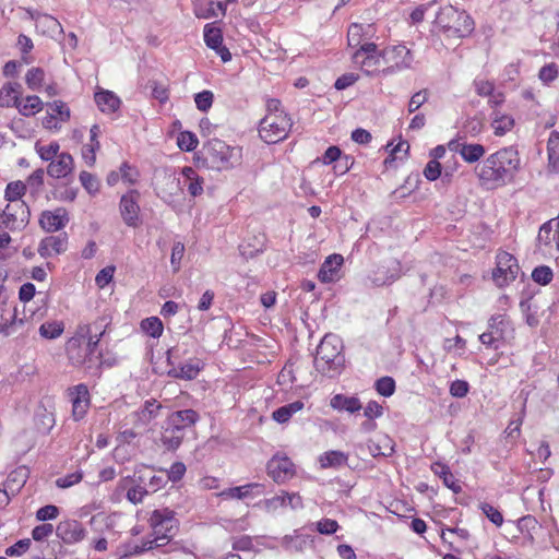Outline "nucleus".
Listing matches in <instances>:
<instances>
[{
    "instance_id": "obj_1",
    "label": "nucleus",
    "mask_w": 559,
    "mask_h": 559,
    "mask_svg": "<svg viewBox=\"0 0 559 559\" xmlns=\"http://www.w3.org/2000/svg\"><path fill=\"white\" fill-rule=\"evenodd\" d=\"M520 168L519 150L510 145L487 156L475 167V175L483 188L493 190L512 182Z\"/></svg>"
},
{
    "instance_id": "obj_2",
    "label": "nucleus",
    "mask_w": 559,
    "mask_h": 559,
    "mask_svg": "<svg viewBox=\"0 0 559 559\" xmlns=\"http://www.w3.org/2000/svg\"><path fill=\"white\" fill-rule=\"evenodd\" d=\"M152 534L134 547L133 552L141 554L155 548L166 546L177 531L178 521L175 512L167 508L154 510L148 519Z\"/></svg>"
},
{
    "instance_id": "obj_3",
    "label": "nucleus",
    "mask_w": 559,
    "mask_h": 559,
    "mask_svg": "<svg viewBox=\"0 0 559 559\" xmlns=\"http://www.w3.org/2000/svg\"><path fill=\"white\" fill-rule=\"evenodd\" d=\"M343 343L335 334H326L317 347L314 367L320 373L335 378L343 371L345 358Z\"/></svg>"
},
{
    "instance_id": "obj_4",
    "label": "nucleus",
    "mask_w": 559,
    "mask_h": 559,
    "mask_svg": "<svg viewBox=\"0 0 559 559\" xmlns=\"http://www.w3.org/2000/svg\"><path fill=\"white\" fill-rule=\"evenodd\" d=\"M435 26L448 38H465L473 33L475 23L466 11L449 4L438 11Z\"/></svg>"
},
{
    "instance_id": "obj_5",
    "label": "nucleus",
    "mask_w": 559,
    "mask_h": 559,
    "mask_svg": "<svg viewBox=\"0 0 559 559\" xmlns=\"http://www.w3.org/2000/svg\"><path fill=\"white\" fill-rule=\"evenodd\" d=\"M203 160L205 165L215 170H227L239 164L241 148L230 146L219 139H212L203 146Z\"/></svg>"
},
{
    "instance_id": "obj_6",
    "label": "nucleus",
    "mask_w": 559,
    "mask_h": 559,
    "mask_svg": "<svg viewBox=\"0 0 559 559\" xmlns=\"http://www.w3.org/2000/svg\"><path fill=\"white\" fill-rule=\"evenodd\" d=\"M292 128V120L285 112L267 114L260 122V138L267 144L285 140Z\"/></svg>"
},
{
    "instance_id": "obj_7",
    "label": "nucleus",
    "mask_w": 559,
    "mask_h": 559,
    "mask_svg": "<svg viewBox=\"0 0 559 559\" xmlns=\"http://www.w3.org/2000/svg\"><path fill=\"white\" fill-rule=\"evenodd\" d=\"M383 63L388 64L382 70L383 74L391 75L396 72L411 69L414 62V55L405 45H392L382 50Z\"/></svg>"
},
{
    "instance_id": "obj_8",
    "label": "nucleus",
    "mask_w": 559,
    "mask_h": 559,
    "mask_svg": "<svg viewBox=\"0 0 559 559\" xmlns=\"http://www.w3.org/2000/svg\"><path fill=\"white\" fill-rule=\"evenodd\" d=\"M90 334V325H80L73 337L67 343V355L73 366H83L92 369L97 365V359L84 352L83 343Z\"/></svg>"
},
{
    "instance_id": "obj_9",
    "label": "nucleus",
    "mask_w": 559,
    "mask_h": 559,
    "mask_svg": "<svg viewBox=\"0 0 559 559\" xmlns=\"http://www.w3.org/2000/svg\"><path fill=\"white\" fill-rule=\"evenodd\" d=\"M559 218H551L544 223L538 231L536 247L545 258L559 255Z\"/></svg>"
},
{
    "instance_id": "obj_10",
    "label": "nucleus",
    "mask_w": 559,
    "mask_h": 559,
    "mask_svg": "<svg viewBox=\"0 0 559 559\" xmlns=\"http://www.w3.org/2000/svg\"><path fill=\"white\" fill-rule=\"evenodd\" d=\"M29 219V209L25 202L8 203L4 210L0 211V228L11 231L23 229Z\"/></svg>"
},
{
    "instance_id": "obj_11",
    "label": "nucleus",
    "mask_w": 559,
    "mask_h": 559,
    "mask_svg": "<svg viewBox=\"0 0 559 559\" xmlns=\"http://www.w3.org/2000/svg\"><path fill=\"white\" fill-rule=\"evenodd\" d=\"M139 201L140 192L135 189H130L120 198V216L128 227L138 228L142 224L141 207Z\"/></svg>"
},
{
    "instance_id": "obj_12",
    "label": "nucleus",
    "mask_w": 559,
    "mask_h": 559,
    "mask_svg": "<svg viewBox=\"0 0 559 559\" xmlns=\"http://www.w3.org/2000/svg\"><path fill=\"white\" fill-rule=\"evenodd\" d=\"M519 271L520 266L512 254L508 252L498 253L497 266L492 272V277L499 286H504L510 282H513L516 278Z\"/></svg>"
},
{
    "instance_id": "obj_13",
    "label": "nucleus",
    "mask_w": 559,
    "mask_h": 559,
    "mask_svg": "<svg viewBox=\"0 0 559 559\" xmlns=\"http://www.w3.org/2000/svg\"><path fill=\"white\" fill-rule=\"evenodd\" d=\"M267 475L277 484H284L295 475L294 463L285 455L275 454L266 465Z\"/></svg>"
},
{
    "instance_id": "obj_14",
    "label": "nucleus",
    "mask_w": 559,
    "mask_h": 559,
    "mask_svg": "<svg viewBox=\"0 0 559 559\" xmlns=\"http://www.w3.org/2000/svg\"><path fill=\"white\" fill-rule=\"evenodd\" d=\"M401 276V264L397 260H390L371 272L368 280L373 286L390 285Z\"/></svg>"
},
{
    "instance_id": "obj_15",
    "label": "nucleus",
    "mask_w": 559,
    "mask_h": 559,
    "mask_svg": "<svg viewBox=\"0 0 559 559\" xmlns=\"http://www.w3.org/2000/svg\"><path fill=\"white\" fill-rule=\"evenodd\" d=\"M56 535L64 544L73 545L85 538L86 531L81 522L73 519H67L58 523Z\"/></svg>"
},
{
    "instance_id": "obj_16",
    "label": "nucleus",
    "mask_w": 559,
    "mask_h": 559,
    "mask_svg": "<svg viewBox=\"0 0 559 559\" xmlns=\"http://www.w3.org/2000/svg\"><path fill=\"white\" fill-rule=\"evenodd\" d=\"M448 147L451 152L460 154L463 160L468 164L478 162L486 153L484 145L479 143H467L460 139L451 140L448 143Z\"/></svg>"
},
{
    "instance_id": "obj_17",
    "label": "nucleus",
    "mask_w": 559,
    "mask_h": 559,
    "mask_svg": "<svg viewBox=\"0 0 559 559\" xmlns=\"http://www.w3.org/2000/svg\"><path fill=\"white\" fill-rule=\"evenodd\" d=\"M167 374L175 379L194 380L203 368V365L198 358H190L186 362H176L168 365Z\"/></svg>"
},
{
    "instance_id": "obj_18",
    "label": "nucleus",
    "mask_w": 559,
    "mask_h": 559,
    "mask_svg": "<svg viewBox=\"0 0 559 559\" xmlns=\"http://www.w3.org/2000/svg\"><path fill=\"white\" fill-rule=\"evenodd\" d=\"M74 420L82 419L90 407V393L85 384H78L69 390Z\"/></svg>"
},
{
    "instance_id": "obj_19",
    "label": "nucleus",
    "mask_w": 559,
    "mask_h": 559,
    "mask_svg": "<svg viewBox=\"0 0 559 559\" xmlns=\"http://www.w3.org/2000/svg\"><path fill=\"white\" fill-rule=\"evenodd\" d=\"M204 41L206 46L216 51L223 62H227L231 59V53L223 45L222 31L213 24H206L204 26Z\"/></svg>"
},
{
    "instance_id": "obj_20",
    "label": "nucleus",
    "mask_w": 559,
    "mask_h": 559,
    "mask_svg": "<svg viewBox=\"0 0 559 559\" xmlns=\"http://www.w3.org/2000/svg\"><path fill=\"white\" fill-rule=\"evenodd\" d=\"M234 0L223 1H205V0H193L194 13L200 19H213L219 15H225L226 5Z\"/></svg>"
},
{
    "instance_id": "obj_21",
    "label": "nucleus",
    "mask_w": 559,
    "mask_h": 559,
    "mask_svg": "<svg viewBox=\"0 0 559 559\" xmlns=\"http://www.w3.org/2000/svg\"><path fill=\"white\" fill-rule=\"evenodd\" d=\"M68 222V213L63 207H58L55 211H45L39 218L43 229L49 233L62 229Z\"/></svg>"
},
{
    "instance_id": "obj_22",
    "label": "nucleus",
    "mask_w": 559,
    "mask_h": 559,
    "mask_svg": "<svg viewBox=\"0 0 559 559\" xmlns=\"http://www.w3.org/2000/svg\"><path fill=\"white\" fill-rule=\"evenodd\" d=\"M68 247V237L66 234L48 236L41 239L38 246V253L43 258H50L63 253Z\"/></svg>"
},
{
    "instance_id": "obj_23",
    "label": "nucleus",
    "mask_w": 559,
    "mask_h": 559,
    "mask_svg": "<svg viewBox=\"0 0 559 559\" xmlns=\"http://www.w3.org/2000/svg\"><path fill=\"white\" fill-rule=\"evenodd\" d=\"M343 262L344 259L341 254L334 253L329 255L318 272V278L322 283H332L336 281L338 278V272L343 265Z\"/></svg>"
},
{
    "instance_id": "obj_24",
    "label": "nucleus",
    "mask_w": 559,
    "mask_h": 559,
    "mask_svg": "<svg viewBox=\"0 0 559 559\" xmlns=\"http://www.w3.org/2000/svg\"><path fill=\"white\" fill-rule=\"evenodd\" d=\"M72 170L73 158L69 153H60L47 167V174L57 179L66 178Z\"/></svg>"
},
{
    "instance_id": "obj_25",
    "label": "nucleus",
    "mask_w": 559,
    "mask_h": 559,
    "mask_svg": "<svg viewBox=\"0 0 559 559\" xmlns=\"http://www.w3.org/2000/svg\"><path fill=\"white\" fill-rule=\"evenodd\" d=\"M264 486L258 483H251L243 486L231 487L219 492V497L224 499H238L242 500L253 495L263 493Z\"/></svg>"
},
{
    "instance_id": "obj_26",
    "label": "nucleus",
    "mask_w": 559,
    "mask_h": 559,
    "mask_svg": "<svg viewBox=\"0 0 559 559\" xmlns=\"http://www.w3.org/2000/svg\"><path fill=\"white\" fill-rule=\"evenodd\" d=\"M169 425H175L186 433V429L193 427L200 419L194 409H182L173 412L168 417Z\"/></svg>"
},
{
    "instance_id": "obj_27",
    "label": "nucleus",
    "mask_w": 559,
    "mask_h": 559,
    "mask_svg": "<svg viewBox=\"0 0 559 559\" xmlns=\"http://www.w3.org/2000/svg\"><path fill=\"white\" fill-rule=\"evenodd\" d=\"M181 185H183L191 197H199L203 193L204 179L198 175L192 167H183Z\"/></svg>"
},
{
    "instance_id": "obj_28",
    "label": "nucleus",
    "mask_w": 559,
    "mask_h": 559,
    "mask_svg": "<svg viewBox=\"0 0 559 559\" xmlns=\"http://www.w3.org/2000/svg\"><path fill=\"white\" fill-rule=\"evenodd\" d=\"M160 408L162 405L156 400H147L141 409L130 415L131 420L133 424L141 423L142 425H146L158 416Z\"/></svg>"
},
{
    "instance_id": "obj_29",
    "label": "nucleus",
    "mask_w": 559,
    "mask_h": 559,
    "mask_svg": "<svg viewBox=\"0 0 559 559\" xmlns=\"http://www.w3.org/2000/svg\"><path fill=\"white\" fill-rule=\"evenodd\" d=\"M353 61L355 64L359 66L366 74L370 75L373 74L382 64V51L377 55L367 56H364L362 51H355L353 55Z\"/></svg>"
},
{
    "instance_id": "obj_30",
    "label": "nucleus",
    "mask_w": 559,
    "mask_h": 559,
    "mask_svg": "<svg viewBox=\"0 0 559 559\" xmlns=\"http://www.w3.org/2000/svg\"><path fill=\"white\" fill-rule=\"evenodd\" d=\"M330 406L338 412H347L354 414L362 408L361 402L356 396H347L344 394H335L330 401Z\"/></svg>"
},
{
    "instance_id": "obj_31",
    "label": "nucleus",
    "mask_w": 559,
    "mask_h": 559,
    "mask_svg": "<svg viewBox=\"0 0 559 559\" xmlns=\"http://www.w3.org/2000/svg\"><path fill=\"white\" fill-rule=\"evenodd\" d=\"M185 432L180 430V428L175 425H169L168 419L166 420V426L162 431L160 441L162 444L170 451L178 449L183 440Z\"/></svg>"
},
{
    "instance_id": "obj_32",
    "label": "nucleus",
    "mask_w": 559,
    "mask_h": 559,
    "mask_svg": "<svg viewBox=\"0 0 559 559\" xmlns=\"http://www.w3.org/2000/svg\"><path fill=\"white\" fill-rule=\"evenodd\" d=\"M181 190V180L175 175H165L162 185L158 187L157 195L165 202L170 203L175 195Z\"/></svg>"
},
{
    "instance_id": "obj_33",
    "label": "nucleus",
    "mask_w": 559,
    "mask_h": 559,
    "mask_svg": "<svg viewBox=\"0 0 559 559\" xmlns=\"http://www.w3.org/2000/svg\"><path fill=\"white\" fill-rule=\"evenodd\" d=\"M514 118L511 115L504 114L498 109H495L491 114V128L493 134L497 136H503L514 127Z\"/></svg>"
},
{
    "instance_id": "obj_34",
    "label": "nucleus",
    "mask_w": 559,
    "mask_h": 559,
    "mask_svg": "<svg viewBox=\"0 0 559 559\" xmlns=\"http://www.w3.org/2000/svg\"><path fill=\"white\" fill-rule=\"evenodd\" d=\"M94 98L99 110L104 114H112L121 105L120 98L111 91L96 92Z\"/></svg>"
},
{
    "instance_id": "obj_35",
    "label": "nucleus",
    "mask_w": 559,
    "mask_h": 559,
    "mask_svg": "<svg viewBox=\"0 0 559 559\" xmlns=\"http://www.w3.org/2000/svg\"><path fill=\"white\" fill-rule=\"evenodd\" d=\"M20 83H7L0 90V107H16L21 95Z\"/></svg>"
},
{
    "instance_id": "obj_36",
    "label": "nucleus",
    "mask_w": 559,
    "mask_h": 559,
    "mask_svg": "<svg viewBox=\"0 0 559 559\" xmlns=\"http://www.w3.org/2000/svg\"><path fill=\"white\" fill-rule=\"evenodd\" d=\"M431 471L435 475L443 480V484L452 489L454 492L461 491V486L457 484L454 475L451 473L450 467L441 462H435L431 464Z\"/></svg>"
},
{
    "instance_id": "obj_37",
    "label": "nucleus",
    "mask_w": 559,
    "mask_h": 559,
    "mask_svg": "<svg viewBox=\"0 0 559 559\" xmlns=\"http://www.w3.org/2000/svg\"><path fill=\"white\" fill-rule=\"evenodd\" d=\"M348 455L342 451H326L319 456L322 468H338L347 464Z\"/></svg>"
},
{
    "instance_id": "obj_38",
    "label": "nucleus",
    "mask_w": 559,
    "mask_h": 559,
    "mask_svg": "<svg viewBox=\"0 0 559 559\" xmlns=\"http://www.w3.org/2000/svg\"><path fill=\"white\" fill-rule=\"evenodd\" d=\"M304 406V402L295 401L275 409L272 413V418L278 424H285L293 417L294 414L300 412Z\"/></svg>"
},
{
    "instance_id": "obj_39",
    "label": "nucleus",
    "mask_w": 559,
    "mask_h": 559,
    "mask_svg": "<svg viewBox=\"0 0 559 559\" xmlns=\"http://www.w3.org/2000/svg\"><path fill=\"white\" fill-rule=\"evenodd\" d=\"M16 108L22 116L31 117L43 110L44 103L38 96L31 95L20 100Z\"/></svg>"
},
{
    "instance_id": "obj_40",
    "label": "nucleus",
    "mask_w": 559,
    "mask_h": 559,
    "mask_svg": "<svg viewBox=\"0 0 559 559\" xmlns=\"http://www.w3.org/2000/svg\"><path fill=\"white\" fill-rule=\"evenodd\" d=\"M510 322L504 314H495L488 320V330L501 342L506 338Z\"/></svg>"
},
{
    "instance_id": "obj_41",
    "label": "nucleus",
    "mask_w": 559,
    "mask_h": 559,
    "mask_svg": "<svg viewBox=\"0 0 559 559\" xmlns=\"http://www.w3.org/2000/svg\"><path fill=\"white\" fill-rule=\"evenodd\" d=\"M549 166L559 171V132L552 131L547 143Z\"/></svg>"
},
{
    "instance_id": "obj_42",
    "label": "nucleus",
    "mask_w": 559,
    "mask_h": 559,
    "mask_svg": "<svg viewBox=\"0 0 559 559\" xmlns=\"http://www.w3.org/2000/svg\"><path fill=\"white\" fill-rule=\"evenodd\" d=\"M26 12L32 20H35L38 24L46 26L49 33H62L61 24L55 17L47 14H39L32 10H27Z\"/></svg>"
},
{
    "instance_id": "obj_43",
    "label": "nucleus",
    "mask_w": 559,
    "mask_h": 559,
    "mask_svg": "<svg viewBox=\"0 0 559 559\" xmlns=\"http://www.w3.org/2000/svg\"><path fill=\"white\" fill-rule=\"evenodd\" d=\"M141 330L153 338L162 336L164 331L163 322L157 317H150L141 321Z\"/></svg>"
},
{
    "instance_id": "obj_44",
    "label": "nucleus",
    "mask_w": 559,
    "mask_h": 559,
    "mask_svg": "<svg viewBox=\"0 0 559 559\" xmlns=\"http://www.w3.org/2000/svg\"><path fill=\"white\" fill-rule=\"evenodd\" d=\"M25 191L26 185L23 181L9 182L4 191V199L9 203L23 202L21 198L25 194Z\"/></svg>"
},
{
    "instance_id": "obj_45",
    "label": "nucleus",
    "mask_w": 559,
    "mask_h": 559,
    "mask_svg": "<svg viewBox=\"0 0 559 559\" xmlns=\"http://www.w3.org/2000/svg\"><path fill=\"white\" fill-rule=\"evenodd\" d=\"M64 330V324L61 321L45 322L39 326V334L46 340H55L59 337Z\"/></svg>"
},
{
    "instance_id": "obj_46",
    "label": "nucleus",
    "mask_w": 559,
    "mask_h": 559,
    "mask_svg": "<svg viewBox=\"0 0 559 559\" xmlns=\"http://www.w3.org/2000/svg\"><path fill=\"white\" fill-rule=\"evenodd\" d=\"M369 451L372 456H390L393 453L392 441L388 437H383L379 443L370 441L368 444Z\"/></svg>"
},
{
    "instance_id": "obj_47",
    "label": "nucleus",
    "mask_w": 559,
    "mask_h": 559,
    "mask_svg": "<svg viewBox=\"0 0 559 559\" xmlns=\"http://www.w3.org/2000/svg\"><path fill=\"white\" fill-rule=\"evenodd\" d=\"M44 80L45 71L38 67L31 68L25 75V82L32 91H38L41 87Z\"/></svg>"
},
{
    "instance_id": "obj_48",
    "label": "nucleus",
    "mask_w": 559,
    "mask_h": 559,
    "mask_svg": "<svg viewBox=\"0 0 559 559\" xmlns=\"http://www.w3.org/2000/svg\"><path fill=\"white\" fill-rule=\"evenodd\" d=\"M369 28H371V25H367V27H365L362 24L353 23L348 27V32H347L348 45L349 46H358L360 44L361 37L364 35H368L367 29H369Z\"/></svg>"
},
{
    "instance_id": "obj_49",
    "label": "nucleus",
    "mask_w": 559,
    "mask_h": 559,
    "mask_svg": "<svg viewBox=\"0 0 559 559\" xmlns=\"http://www.w3.org/2000/svg\"><path fill=\"white\" fill-rule=\"evenodd\" d=\"M198 138L194 133L189 131H182L177 138V144L182 151L191 152L198 146Z\"/></svg>"
},
{
    "instance_id": "obj_50",
    "label": "nucleus",
    "mask_w": 559,
    "mask_h": 559,
    "mask_svg": "<svg viewBox=\"0 0 559 559\" xmlns=\"http://www.w3.org/2000/svg\"><path fill=\"white\" fill-rule=\"evenodd\" d=\"M189 353L186 343L177 344L166 352L167 366L176 362H181V359Z\"/></svg>"
},
{
    "instance_id": "obj_51",
    "label": "nucleus",
    "mask_w": 559,
    "mask_h": 559,
    "mask_svg": "<svg viewBox=\"0 0 559 559\" xmlns=\"http://www.w3.org/2000/svg\"><path fill=\"white\" fill-rule=\"evenodd\" d=\"M145 483H134L133 486L128 488L127 499L133 503H141L144 497L148 493V489L144 486Z\"/></svg>"
},
{
    "instance_id": "obj_52",
    "label": "nucleus",
    "mask_w": 559,
    "mask_h": 559,
    "mask_svg": "<svg viewBox=\"0 0 559 559\" xmlns=\"http://www.w3.org/2000/svg\"><path fill=\"white\" fill-rule=\"evenodd\" d=\"M554 277L552 270L549 266L542 265L537 266L532 272V278L534 282L540 285H547Z\"/></svg>"
},
{
    "instance_id": "obj_53",
    "label": "nucleus",
    "mask_w": 559,
    "mask_h": 559,
    "mask_svg": "<svg viewBox=\"0 0 559 559\" xmlns=\"http://www.w3.org/2000/svg\"><path fill=\"white\" fill-rule=\"evenodd\" d=\"M103 334L104 332H100L98 335H92V329L90 328V334L83 343L84 352H86L88 356H92V358H96L97 364L99 362V358L95 355V353Z\"/></svg>"
},
{
    "instance_id": "obj_54",
    "label": "nucleus",
    "mask_w": 559,
    "mask_h": 559,
    "mask_svg": "<svg viewBox=\"0 0 559 559\" xmlns=\"http://www.w3.org/2000/svg\"><path fill=\"white\" fill-rule=\"evenodd\" d=\"M214 95L211 91H202L194 95L195 106L199 110L205 112L213 105Z\"/></svg>"
},
{
    "instance_id": "obj_55",
    "label": "nucleus",
    "mask_w": 559,
    "mask_h": 559,
    "mask_svg": "<svg viewBox=\"0 0 559 559\" xmlns=\"http://www.w3.org/2000/svg\"><path fill=\"white\" fill-rule=\"evenodd\" d=\"M479 509L483 511V513L489 519L490 522H492L497 526H501L503 523V516L501 512L496 509L493 506L481 502L479 504Z\"/></svg>"
},
{
    "instance_id": "obj_56",
    "label": "nucleus",
    "mask_w": 559,
    "mask_h": 559,
    "mask_svg": "<svg viewBox=\"0 0 559 559\" xmlns=\"http://www.w3.org/2000/svg\"><path fill=\"white\" fill-rule=\"evenodd\" d=\"M83 478V473L81 471H76L70 474H67L62 477L56 479V486L58 488H70L76 484H79Z\"/></svg>"
},
{
    "instance_id": "obj_57",
    "label": "nucleus",
    "mask_w": 559,
    "mask_h": 559,
    "mask_svg": "<svg viewBox=\"0 0 559 559\" xmlns=\"http://www.w3.org/2000/svg\"><path fill=\"white\" fill-rule=\"evenodd\" d=\"M139 475L145 476L144 486L146 487V489H148V491L151 490V491L155 492L158 489L163 488L167 483L166 478L163 475H156V474L147 475L146 473H141V471L139 472Z\"/></svg>"
},
{
    "instance_id": "obj_58",
    "label": "nucleus",
    "mask_w": 559,
    "mask_h": 559,
    "mask_svg": "<svg viewBox=\"0 0 559 559\" xmlns=\"http://www.w3.org/2000/svg\"><path fill=\"white\" fill-rule=\"evenodd\" d=\"M376 390L382 396L389 397L395 391V382L391 377H382L377 380Z\"/></svg>"
},
{
    "instance_id": "obj_59",
    "label": "nucleus",
    "mask_w": 559,
    "mask_h": 559,
    "mask_svg": "<svg viewBox=\"0 0 559 559\" xmlns=\"http://www.w3.org/2000/svg\"><path fill=\"white\" fill-rule=\"evenodd\" d=\"M80 181L82 186L86 189V191L91 194H94L98 192L99 190V182L97 178L87 171H82L80 174Z\"/></svg>"
},
{
    "instance_id": "obj_60",
    "label": "nucleus",
    "mask_w": 559,
    "mask_h": 559,
    "mask_svg": "<svg viewBox=\"0 0 559 559\" xmlns=\"http://www.w3.org/2000/svg\"><path fill=\"white\" fill-rule=\"evenodd\" d=\"M50 114H55V118L59 117L61 121H67L70 118V109L67 105L61 100H55L51 104H48Z\"/></svg>"
},
{
    "instance_id": "obj_61",
    "label": "nucleus",
    "mask_w": 559,
    "mask_h": 559,
    "mask_svg": "<svg viewBox=\"0 0 559 559\" xmlns=\"http://www.w3.org/2000/svg\"><path fill=\"white\" fill-rule=\"evenodd\" d=\"M115 270L116 269L114 265H108L102 269L95 277L96 285L99 288H104L106 285H108L114 278Z\"/></svg>"
},
{
    "instance_id": "obj_62",
    "label": "nucleus",
    "mask_w": 559,
    "mask_h": 559,
    "mask_svg": "<svg viewBox=\"0 0 559 559\" xmlns=\"http://www.w3.org/2000/svg\"><path fill=\"white\" fill-rule=\"evenodd\" d=\"M53 533V526L50 523L37 525L32 531V537L36 542L47 539Z\"/></svg>"
},
{
    "instance_id": "obj_63",
    "label": "nucleus",
    "mask_w": 559,
    "mask_h": 559,
    "mask_svg": "<svg viewBox=\"0 0 559 559\" xmlns=\"http://www.w3.org/2000/svg\"><path fill=\"white\" fill-rule=\"evenodd\" d=\"M428 100V91L421 90L416 92L409 99L408 111H417Z\"/></svg>"
},
{
    "instance_id": "obj_64",
    "label": "nucleus",
    "mask_w": 559,
    "mask_h": 559,
    "mask_svg": "<svg viewBox=\"0 0 559 559\" xmlns=\"http://www.w3.org/2000/svg\"><path fill=\"white\" fill-rule=\"evenodd\" d=\"M474 87L478 96L488 97L495 91V83L488 80L476 79Z\"/></svg>"
}]
</instances>
